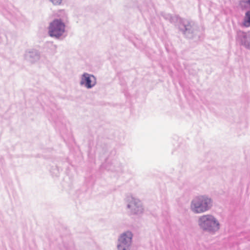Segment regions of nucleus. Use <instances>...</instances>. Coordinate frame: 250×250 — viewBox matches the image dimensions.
I'll return each mask as SVG.
<instances>
[{"label":"nucleus","instance_id":"39448f33","mask_svg":"<svg viewBox=\"0 0 250 250\" xmlns=\"http://www.w3.org/2000/svg\"><path fill=\"white\" fill-rule=\"evenodd\" d=\"M132 237V233L129 231H127L122 234L119 239V242H121L129 246Z\"/></svg>","mask_w":250,"mask_h":250},{"label":"nucleus","instance_id":"0eeeda50","mask_svg":"<svg viewBox=\"0 0 250 250\" xmlns=\"http://www.w3.org/2000/svg\"><path fill=\"white\" fill-rule=\"evenodd\" d=\"M129 246L121 242H119L118 245V250H128Z\"/></svg>","mask_w":250,"mask_h":250},{"label":"nucleus","instance_id":"7ed1b4c3","mask_svg":"<svg viewBox=\"0 0 250 250\" xmlns=\"http://www.w3.org/2000/svg\"><path fill=\"white\" fill-rule=\"evenodd\" d=\"M64 31L65 24L61 20H54L49 24L48 34L51 37L59 38Z\"/></svg>","mask_w":250,"mask_h":250},{"label":"nucleus","instance_id":"f257e3e1","mask_svg":"<svg viewBox=\"0 0 250 250\" xmlns=\"http://www.w3.org/2000/svg\"><path fill=\"white\" fill-rule=\"evenodd\" d=\"M212 206L211 200L206 196L201 195L195 197L191 204V210L200 213L206 211Z\"/></svg>","mask_w":250,"mask_h":250},{"label":"nucleus","instance_id":"6e6552de","mask_svg":"<svg viewBox=\"0 0 250 250\" xmlns=\"http://www.w3.org/2000/svg\"><path fill=\"white\" fill-rule=\"evenodd\" d=\"M53 4L59 5L62 3V0H50Z\"/></svg>","mask_w":250,"mask_h":250},{"label":"nucleus","instance_id":"423d86ee","mask_svg":"<svg viewBox=\"0 0 250 250\" xmlns=\"http://www.w3.org/2000/svg\"><path fill=\"white\" fill-rule=\"evenodd\" d=\"M246 16L247 20L244 21V25L246 27H249L250 26V11L246 13Z\"/></svg>","mask_w":250,"mask_h":250},{"label":"nucleus","instance_id":"f03ea898","mask_svg":"<svg viewBox=\"0 0 250 250\" xmlns=\"http://www.w3.org/2000/svg\"><path fill=\"white\" fill-rule=\"evenodd\" d=\"M199 225L204 229L209 231L219 229V224L216 219L211 215H205L199 219Z\"/></svg>","mask_w":250,"mask_h":250},{"label":"nucleus","instance_id":"20e7f679","mask_svg":"<svg viewBox=\"0 0 250 250\" xmlns=\"http://www.w3.org/2000/svg\"><path fill=\"white\" fill-rule=\"evenodd\" d=\"M95 78L92 75L88 74H84L83 76L81 83L85 84V86L88 88H91L95 84Z\"/></svg>","mask_w":250,"mask_h":250}]
</instances>
